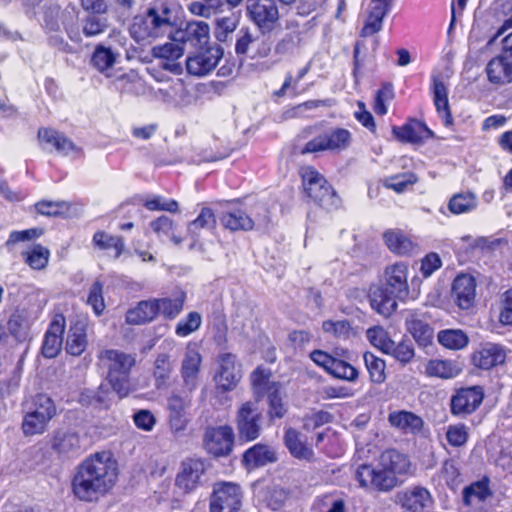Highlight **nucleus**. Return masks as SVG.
I'll return each instance as SVG.
<instances>
[{
    "mask_svg": "<svg viewBox=\"0 0 512 512\" xmlns=\"http://www.w3.org/2000/svg\"><path fill=\"white\" fill-rule=\"evenodd\" d=\"M300 192L308 204L326 211L338 209L341 198L328 179L313 165H302L298 168Z\"/></svg>",
    "mask_w": 512,
    "mask_h": 512,
    "instance_id": "obj_4",
    "label": "nucleus"
},
{
    "mask_svg": "<svg viewBox=\"0 0 512 512\" xmlns=\"http://www.w3.org/2000/svg\"><path fill=\"white\" fill-rule=\"evenodd\" d=\"M263 414L257 403L248 400L240 405L235 415L238 440L249 443L258 439L262 433Z\"/></svg>",
    "mask_w": 512,
    "mask_h": 512,
    "instance_id": "obj_9",
    "label": "nucleus"
},
{
    "mask_svg": "<svg viewBox=\"0 0 512 512\" xmlns=\"http://www.w3.org/2000/svg\"><path fill=\"white\" fill-rule=\"evenodd\" d=\"M66 326V317L62 312H55L51 316L40 347L44 358L54 359L61 353Z\"/></svg>",
    "mask_w": 512,
    "mask_h": 512,
    "instance_id": "obj_14",
    "label": "nucleus"
},
{
    "mask_svg": "<svg viewBox=\"0 0 512 512\" xmlns=\"http://www.w3.org/2000/svg\"><path fill=\"white\" fill-rule=\"evenodd\" d=\"M267 417L270 423L283 419L288 413V405L282 397L281 390L266 397Z\"/></svg>",
    "mask_w": 512,
    "mask_h": 512,
    "instance_id": "obj_58",
    "label": "nucleus"
},
{
    "mask_svg": "<svg viewBox=\"0 0 512 512\" xmlns=\"http://www.w3.org/2000/svg\"><path fill=\"white\" fill-rule=\"evenodd\" d=\"M235 446V433L233 428L226 424L206 427L202 447L214 459L229 457Z\"/></svg>",
    "mask_w": 512,
    "mask_h": 512,
    "instance_id": "obj_10",
    "label": "nucleus"
},
{
    "mask_svg": "<svg viewBox=\"0 0 512 512\" xmlns=\"http://www.w3.org/2000/svg\"><path fill=\"white\" fill-rule=\"evenodd\" d=\"M51 420L52 418L43 415L42 412L26 410L21 428L25 436L43 434Z\"/></svg>",
    "mask_w": 512,
    "mask_h": 512,
    "instance_id": "obj_51",
    "label": "nucleus"
},
{
    "mask_svg": "<svg viewBox=\"0 0 512 512\" xmlns=\"http://www.w3.org/2000/svg\"><path fill=\"white\" fill-rule=\"evenodd\" d=\"M487 79L496 85L512 83V57L502 51L486 65Z\"/></svg>",
    "mask_w": 512,
    "mask_h": 512,
    "instance_id": "obj_30",
    "label": "nucleus"
},
{
    "mask_svg": "<svg viewBox=\"0 0 512 512\" xmlns=\"http://www.w3.org/2000/svg\"><path fill=\"white\" fill-rule=\"evenodd\" d=\"M217 218L212 208L202 207L198 216L190 221L187 226L188 236L192 239L190 248H193L199 241V231L201 229H213L216 227Z\"/></svg>",
    "mask_w": 512,
    "mask_h": 512,
    "instance_id": "obj_41",
    "label": "nucleus"
},
{
    "mask_svg": "<svg viewBox=\"0 0 512 512\" xmlns=\"http://www.w3.org/2000/svg\"><path fill=\"white\" fill-rule=\"evenodd\" d=\"M92 245L96 250L101 251L113 260L119 259L128 252L123 236L114 235L105 230H97L93 234Z\"/></svg>",
    "mask_w": 512,
    "mask_h": 512,
    "instance_id": "obj_28",
    "label": "nucleus"
},
{
    "mask_svg": "<svg viewBox=\"0 0 512 512\" xmlns=\"http://www.w3.org/2000/svg\"><path fill=\"white\" fill-rule=\"evenodd\" d=\"M277 461L276 452L265 443H256L242 454V465L248 469H256Z\"/></svg>",
    "mask_w": 512,
    "mask_h": 512,
    "instance_id": "obj_33",
    "label": "nucleus"
},
{
    "mask_svg": "<svg viewBox=\"0 0 512 512\" xmlns=\"http://www.w3.org/2000/svg\"><path fill=\"white\" fill-rule=\"evenodd\" d=\"M202 324L201 314L197 311H191L184 318L178 321L175 326V334L184 338L196 332Z\"/></svg>",
    "mask_w": 512,
    "mask_h": 512,
    "instance_id": "obj_64",
    "label": "nucleus"
},
{
    "mask_svg": "<svg viewBox=\"0 0 512 512\" xmlns=\"http://www.w3.org/2000/svg\"><path fill=\"white\" fill-rule=\"evenodd\" d=\"M387 420L390 427L404 435L418 436L425 428V422L421 416L405 409L390 412Z\"/></svg>",
    "mask_w": 512,
    "mask_h": 512,
    "instance_id": "obj_23",
    "label": "nucleus"
},
{
    "mask_svg": "<svg viewBox=\"0 0 512 512\" xmlns=\"http://www.w3.org/2000/svg\"><path fill=\"white\" fill-rule=\"evenodd\" d=\"M79 403L82 406H91L98 410H108L110 408V391L104 385H100L95 390L86 389L80 394Z\"/></svg>",
    "mask_w": 512,
    "mask_h": 512,
    "instance_id": "obj_45",
    "label": "nucleus"
},
{
    "mask_svg": "<svg viewBox=\"0 0 512 512\" xmlns=\"http://www.w3.org/2000/svg\"><path fill=\"white\" fill-rule=\"evenodd\" d=\"M206 472L205 461L200 458H187L182 461L175 478V486L184 494L196 490Z\"/></svg>",
    "mask_w": 512,
    "mask_h": 512,
    "instance_id": "obj_19",
    "label": "nucleus"
},
{
    "mask_svg": "<svg viewBox=\"0 0 512 512\" xmlns=\"http://www.w3.org/2000/svg\"><path fill=\"white\" fill-rule=\"evenodd\" d=\"M36 212L48 217H67L71 204L66 201L40 200L34 204Z\"/></svg>",
    "mask_w": 512,
    "mask_h": 512,
    "instance_id": "obj_55",
    "label": "nucleus"
},
{
    "mask_svg": "<svg viewBox=\"0 0 512 512\" xmlns=\"http://www.w3.org/2000/svg\"><path fill=\"white\" fill-rule=\"evenodd\" d=\"M409 266L398 261L385 267L383 282L369 286L367 299L372 311L383 318L391 317L398 308V301L405 303L414 300L410 295Z\"/></svg>",
    "mask_w": 512,
    "mask_h": 512,
    "instance_id": "obj_3",
    "label": "nucleus"
},
{
    "mask_svg": "<svg viewBox=\"0 0 512 512\" xmlns=\"http://www.w3.org/2000/svg\"><path fill=\"white\" fill-rule=\"evenodd\" d=\"M363 359L371 382L376 384L383 383L386 380L385 360L369 351L363 354Z\"/></svg>",
    "mask_w": 512,
    "mask_h": 512,
    "instance_id": "obj_56",
    "label": "nucleus"
},
{
    "mask_svg": "<svg viewBox=\"0 0 512 512\" xmlns=\"http://www.w3.org/2000/svg\"><path fill=\"white\" fill-rule=\"evenodd\" d=\"M184 54L183 42H167L162 45H157L152 48V55L155 58H161L166 61H176Z\"/></svg>",
    "mask_w": 512,
    "mask_h": 512,
    "instance_id": "obj_61",
    "label": "nucleus"
},
{
    "mask_svg": "<svg viewBox=\"0 0 512 512\" xmlns=\"http://www.w3.org/2000/svg\"><path fill=\"white\" fill-rule=\"evenodd\" d=\"M451 299L462 311L475 307L477 297V280L469 273H460L452 281Z\"/></svg>",
    "mask_w": 512,
    "mask_h": 512,
    "instance_id": "obj_17",
    "label": "nucleus"
},
{
    "mask_svg": "<svg viewBox=\"0 0 512 512\" xmlns=\"http://www.w3.org/2000/svg\"><path fill=\"white\" fill-rule=\"evenodd\" d=\"M418 182V176L414 172H404L386 177L383 181L384 187L400 194L409 186Z\"/></svg>",
    "mask_w": 512,
    "mask_h": 512,
    "instance_id": "obj_59",
    "label": "nucleus"
},
{
    "mask_svg": "<svg viewBox=\"0 0 512 512\" xmlns=\"http://www.w3.org/2000/svg\"><path fill=\"white\" fill-rule=\"evenodd\" d=\"M118 480V464L108 452H95L75 468L71 478V493L85 503L99 501L109 494Z\"/></svg>",
    "mask_w": 512,
    "mask_h": 512,
    "instance_id": "obj_1",
    "label": "nucleus"
},
{
    "mask_svg": "<svg viewBox=\"0 0 512 512\" xmlns=\"http://www.w3.org/2000/svg\"><path fill=\"white\" fill-rule=\"evenodd\" d=\"M201 364V353L196 347L192 348L189 345L181 363L180 373L184 383L189 386L190 390H193L197 385Z\"/></svg>",
    "mask_w": 512,
    "mask_h": 512,
    "instance_id": "obj_35",
    "label": "nucleus"
},
{
    "mask_svg": "<svg viewBox=\"0 0 512 512\" xmlns=\"http://www.w3.org/2000/svg\"><path fill=\"white\" fill-rule=\"evenodd\" d=\"M157 318V306L154 299L141 300L135 306L129 308L125 314V322L128 325L140 326L153 322Z\"/></svg>",
    "mask_w": 512,
    "mask_h": 512,
    "instance_id": "obj_36",
    "label": "nucleus"
},
{
    "mask_svg": "<svg viewBox=\"0 0 512 512\" xmlns=\"http://www.w3.org/2000/svg\"><path fill=\"white\" fill-rule=\"evenodd\" d=\"M242 491L238 484L218 482L214 485L209 502V512H239Z\"/></svg>",
    "mask_w": 512,
    "mask_h": 512,
    "instance_id": "obj_13",
    "label": "nucleus"
},
{
    "mask_svg": "<svg viewBox=\"0 0 512 512\" xmlns=\"http://www.w3.org/2000/svg\"><path fill=\"white\" fill-rule=\"evenodd\" d=\"M415 466L408 454L397 448H386L378 458L377 465L363 463L355 470V480L360 487L387 493L400 486L414 475Z\"/></svg>",
    "mask_w": 512,
    "mask_h": 512,
    "instance_id": "obj_2",
    "label": "nucleus"
},
{
    "mask_svg": "<svg viewBox=\"0 0 512 512\" xmlns=\"http://www.w3.org/2000/svg\"><path fill=\"white\" fill-rule=\"evenodd\" d=\"M391 131L394 138L404 144L423 145L436 138L434 131L415 117H408L402 125L393 126Z\"/></svg>",
    "mask_w": 512,
    "mask_h": 512,
    "instance_id": "obj_16",
    "label": "nucleus"
},
{
    "mask_svg": "<svg viewBox=\"0 0 512 512\" xmlns=\"http://www.w3.org/2000/svg\"><path fill=\"white\" fill-rule=\"evenodd\" d=\"M224 55L223 48L217 44L198 48V51L186 59L187 73L202 77L212 72Z\"/></svg>",
    "mask_w": 512,
    "mask_h": 512,
    "instance_id": "obj_15",
    "label": "nucleus"
},
{
    "mask_svg": "<svg viewBox=\"0 0 512 512\" xmlns=\"http://www.w3.org/2000/svg\"><path fill=\"white\" fill-rule=\"evenodd\" d=\"M98 365L106 370V380L120 399L127 397L132 391V369L136 365L134 354L118 349H103L98 355Z\"/></svg>",
    "mask_w": 512,
    "mask_h": 512,
    "instance_id": "obj_5",
    "label": "nucleus"
},
{
    "mask_svg": "<svg viewBox=\"0 0 512 512\" xmlns=\"http://www.w3.org/2000/svg\"><path fill=\"white\" fill-rule=\"evenodd\" d=\"M271 369L263 365L257 366L249 375V384L255 403L261 401L264 397L281 390V384L272 380Z\"/></svg>",
    "mask_w": 512,
    "mask_h": 512,
    "instance_id": "obj_22",
    "label": "nucleus"
},
{
    "mask_svg": "<svg viewBox=\"0 0 512 512\" xmlns=\"http://www.w3.org/2000/svg\"><path fill=\"white\" fill-rule=\"evenodd\" d=\"M24 262L33 270H43L50 259V251L42 244H33L21 253Z\"/></svg>",
    "mask_w": 512,
    "mask_h": 512,
    "instance_id": "obj_49",
    "label": "nucleus"
},
{
    "mask_svg": "<svg viewBox=\"0 0 512 512\" xmlns=\"http://www.w3.org/2000/svg\"><path fill=\"white\" fill-rule=\"evenodd\" d=\"M51 447L60 455L78 454L80 451V437L76 432H55Z\"/></svg>",
    "mask_w": 512,
    "mask_h": 512,
    "instance_id": "obj_44",
    "label": "nucleus"
},
{
    "mask_svg": "<svg viewBox=\"0 0 512 512\" xmlns=\"http://www.w3.org/2000/svg\"><path fill=\"white\" fill-rule=\"evenodd\" d=\"M316 17H312L305 23H300L294 18L285 21V33L279 39L280 50L285 51L286 54L293 49L300 47L307 33L315 26Z\"/></svg>",
    "mask_w": 512,
    "mask_h": 512,
    "instance_id": "obj_21",
    "label": "nucleus"
},
{
    "mask_svg": "<svg viewBox=\"0 0 512 512\" xmlns=\"http://www.w3.org/2000/svg\"><path fill=\"white\" fill-rule=\"evenodd\" d=\"M173 29L174 25L170 19L161 16L156 8L151 7L144 14L134 16L129 33L137 43H150L166 33L170 35Z\"/></svg>",
    "mask_w": 512,
    "mask_h": 512,
    "instance_id": "obj_6",
    "label": "nucleus"
},
{
    "mask_svg": "<svg viewBox=\"0 0 512 512\" xmlns=\"http://www.w3.org/2000/svg\"><path fill=\"white\" fill-rule=\"evenodd\" d=\"M182 34V42H190L193 46L197 48H202L211 45L209 43L210 28L206 22H189L186 26L185 31Z\"/></svg>",
    "mask_w": 512,
    "mask_h": 512,
    "instance_id": "obj_42",
    "label": "nucleus"
},
{
    "mask_svg": "<svg viewBox=\"0 0 512 512\" xmlns=\"http://www.w3.org/2000/svg\"><path fill=\"white\" fill-rule=\"evenodd\" d=\"M352 133L343 127H333L324 134L318 135L308 141L302 148V155L330 151L340 153L347 150L352 144Z\"/></svg>",
    "mask_w": 512,
    "mask_h": 512,
    "instance_id": "obj_8",
    "label": "nucleus"
},
{
    "mask_svg": "<svg viewBox=\"0 0 512 512\" xmlns=\"http://www.w3.org/2000/svg\"><path fill=\"white\" fill-rule=\"evenodd\" d=\"M104 283L97 279L89 287L86 303L91 306L93 313L99 317L103 314L106 304L103 296Z\"/></svg>",
    "mask_w": 512,
    "mask_h": 512,
    "instance_id": "obj_62",
    "label": "nucleus"
},
{
    "mask_svg": "<svg viewBox=\"0 0 512 512\" xmlns=\"http://www.w3.org/2000/svg\"><path fill=\"white\" fill-rule=\"evenodd\" d=\"M284 444L289 453L297 459H310L313 451L301 440V434L295 428L289 427L284 433Z\"/></svg>",
    "mask_w": 512,
    "mask_h": 512,
    "instance_id": "obj_46",
    "label": "nucleus"
},
{
    "mask_svg": "<svg viewBox=\"0 0 512 512\" xmlns=\"http://www.w3.org/2000/svg\"><path fill=\"white\" fill-rule=\"evenodd\" d=\"M221 226L231 232L252 231L255 228V221L241 207H227L218 215Z\"/></svg>",
    "mask_w": 512,
    "mask_h": 512,
    "instance_id": "obj_27",
    "label": "nucleus"
},
{
    "mask_svg": "<svg viewBox=\"0 0 512 512\" xmlns=\"http://www.w3.org/2000/svg\"><path fill=\"white\" fill-rule=\"evenodd\" d=\"M217 361L219 367L214 377L217 388L222 392L234 390L240 381V376L235 372L236 356L230 352L221 353Z\"/></svg>",
    "mask_w": 512,
    "mask_h": 512,
    "instance_id": "obj_24",
    "label": "nucleus"
},
{
    "mask_svg": "<svg viewBox=\"0 0 512 512\" xmlns=\"http://www.w3.org/2000/svg\"><path fill=\"white\" fill-rule=\"evenodd\" d=\"M385 354L392 356L402 365H406L413 360L415 350L409 340H401L398 343L392 341L391 346H389V349Z\"/></svg>",
    "mask_w": 512,
    "mask_h": 512,
    "instance_id": "obj_60",
    "label": "nucleus"
},
{
    "mask_svg": "<svg viewBox=\"0 0 512 512\" xmlns=\"http://www.w3.org/2000/svg\"><path fill=\"white\" fill-rule=\"evenodd\" d=\"M22 405L26 410L42 412L43 415L52 419L57 414V408L53 399L42 392L25 398Z\"/></svg>",
    "mask_w": 512,
    "mask_h": 512,
    "instance_id": "obj_48",
    "label": "nucleus"
},
{
    "mask_svg": "<svg viewBox=\"0 0 512 512\" xmlns=\"http://www.w3.org/2000/svg\"><path fill=\"white\" fill-rule=\"evenodd\" d=\"M150 227L158 237H167L175 245H180L183 242V238L174 233V221L166 215H161L152 220Z\"/></svg>",
    "mask_w": 512,
    "mask_h": 512,
    "instance_id": "obj_57",
    "label": "nucleus"
},
{
    "mask_svg": "<svg viewBox=\"0 0 512 512\" xmlns=\"http://www.w3.org/2000/svg\"><path fill=\"white\" fill-rule=\"evenodd\" d=\"M492 494L491 480L489 476L484 475L463 488L462 503L466 507H471L473 504L485 502Z\"/></svg>",
    "mask_w": 512,
    "mask_h": 512,
    "instance_id": "obj_37",
    "label": "nucleus"
},
{
    "mask_svg": "<svg viewBox=\"0 0 512 512\" xmlns=\"http://www.w3.org/2000/svg\"><path fill=\"white\" fill-rule=\"evenodd\" d=\"M392 0H371L367 19L360 31L363 38L372 36L382 30L383 20L391 9Z\"/></svg>",
    "mask_w": 512,
    "mask_h": 512,
    "instance_id": "obj_32",
    "label": "nucleus"
},
{
    "mask_svg": "<svg viewBox=\"0 0 512 512\" xmlns=\"http://www.w3.org/2000/svg\"><path fill=\"white\" fill-rule=\"evenodd\" d=\"M157 306V317L162 315L166 320H174L184 309L186 292L180 290L173 297L153 298Z\"/></svg>",
    "mask_w": 512,
    "mask_h": 512,
    "instance_id": "obj_39",
    "label": "nucleus"
},
{
    "mask_svg": "<svg viewBox=\"0 0 512 512\" xmlns=\"http://www.w3.org/2000/svg\"><path fill=\"white\" fill-rule=\"evenodd\" d=\"M441 346L449 350H461L469 343L468 335L461 329H443L437 334Z\"/></svg>",
    "mask_w": 512,
    "mask_h": 512,
    "instance_id": "obj_52",
    "label": "nucleus"
},
{
    "mask_svg": "<svg viewBox=\"0 0 512 512\" xmlns=\"http://www.w3.org/2000/svg\"><path fill=\"white\" fill-rule=\"evenodd\" d=\"M485 395V389L482 385L455 387L449 401L451 415L460 419L468 418L481 407Z\"/></svg>",
    "mask_w": 512,
    "mask_h": 512,
    "instance_id": "obj_7",
    "label": "nucleus"
},
{
    "mask_svg": "<svg viewBox=\"0 0 512 512\" xmlns=\"http://www.w3.org/2000/svg\"><path fill=\"white\" fill-rule=\"evenodd\" d=\"M382 237L388 250L398 256H410L417 247L401 229H387L383 232Z\"/></svg>",
    "mask_w": 512,
    "mask_h": 512,
    "instance_id": "obj_34",
    "label": "nucleus"
},
{
    "mask_svg": "<svg viewBox=\"0 0 512 512\" xmlns=\"http://www.w3.org/2000/svg\"><path fill=\"white\" fill-rule=\"evenodd\" d=\"M430 320L428 314L417 309L409 310L405 317V329L420 347L425 348L433 343L435 333Z\"/></svg>",
    "mask_w": 512,
    "mask_h": 512,
    "instance_id": "obj_18",
    "label": "nucleus"
},
{
    "mask_svg": "<svg viewBox=\"0 0 512 512\" xmlns=\"http://www.w3.org/2000/svg\"><path fill=\"white\" fill-rule=\"evenodd\" d=\"M191 403V397L176 392L167 397L168 424L172 431L181 432L187 428Z\"/></svg>",
    "mask_w": 512,
    "mask_h": 512,
    "instance_id": "obj_20",
    "label": "nucleus"
},
{
    "mask_svg": "<svg viewBox=\"0 0 512 512\" xmlns=\"http://www.w3.org/2000/svg\"><path fill=\"white\" fill-rule=\"evenodd\" d=\"M88 323L84 319H77L72 321L69 325L66 341L65 351L71 356L82 355L88 347Z\"/></svg>",
    "mask_w": 512,
    "mask_h": 512,
    "instance_id": "obj_31",
    "label": "nucleus"
},
{
    "mask_svg": "<svg viewBox=\"0 0 512 512\" xmlns=\"http://www.w3.org/2000/svg\"><path fill=\"white\" fill-rule=\"evenodd\" d=\"M394 87L391 82H383L375 92L372 109L378 116L388 113V104L394 99Z\"/></svg>",
    "mask_w": 512,
    "mask_h": 512,
    "instance_id": "obj_54",
    "label": "nucleus"
},
{
    "mask_svg": "<svg viewBox=\"0 0 512 512\" xmlns=\"http://www.w3.org/2000/svg\"><path fill=\"white\" fill-rule=\"evenodd\" d=\"M37 138L43 148L56 151L63 156L71 152L80 151L70 138L54 128L40 127L37 132Z\"/></svg>",
    "mask_w": 512,
    "mask_h": 512,
    "instance_id": "obj_25",
    "label": "nucleus"
},
{
    "mask_svg": "<svg viewBox=\"0 0 512 512\" xmlns=\"http://www.w3.org/2000/svg\"><path fill=\"white\" fill-rule=\"evenodd\" d=\"M115 61L116 55L111 48L101 44L95 47L91 57V63L98 71H106L114 65Z\"/></svg>",
    "mask_w": 512,
    "mask_h": 512,
    "instance_id": "obj_63",
    "label": "nucleus"
},
{
    "mask_svg": "<svg viewBox=\"0 0 512 512\" xmlns=\"http://www.w3.org/2000/svg\"><path fill=\"white\" fill-rule=\"evenodd\" d=\"M425 372L429 377L451 379L458 376L461 369L451 360L431 359L426 364Z\"/></svg>",
    "mask_w": 512,
    "mask_h": 512,
    "instance_id": "obj_50",
    "label": "nucleus"
},
{
    "mask_svg": "<svg viewBox=\"0 0 512 512\" xmlns=\"http://www.w3.org/2000/svg\"><path fill=\"white\" fill-rule=\"evenodd\" d=\"M478 206L477 196L471 191L452 195L448 201V210L453 215L468 214Z\"/></svg>",
    "mask_w": 512,
    "mask_h": 512,
    "instance_id": "obj_47",
    "label": "nucleus"
},
{
    "mask_svg": "<svg viewBox=\"0 0 512 512\" xmlns=\"http://www.w3.org/2000/svg\"><path fill=\"white\" fill-rule=\"evenodd\" d=\"M30 328L28 318L19 311L12 313L7 321V330L18 342H24L28 339Z\"/></svg>",
    "mask_w": 512,
    "mask_h": 512,
    "instance_id": "obj_53",
    "label": "nucleus"
},
{
    "mask_svg": "<svg viewBox=\"0 0 512 512\" xmlns=\"http://www.w3.org/2000/svg\"><path fill=\"white\" fill-rule=\"evenodd\" d=\"M506 360V352L500 344L485 343L471 354V363L482 370H490Z\"/></svg>",
    "mask_w": 512,
    "mask_h": 512,
    "instance_id": "obj_26",
    "label": "nucleus"
},
{
    "mask_svg": "<svg viewBox=\"0 0 512 512\" xmlns=\"http://www.w3.org/2000/svg\"><path fill=\"white\" fill-rule=\"evenodd\" d=\"M431 502L432 496L423 486H414L400 496L402 507L411 512H424Z\"/></svg>",
    "mask_w": 512,
    "mask_h": 512,
    "instance_id": "obj_38",
    "label": "nucleus"
},
{
    "mask_svg": "<svg viewBox=\"0 0 512 512\" xmlns=\"http://www.w3.org/2000/svg\"><path fill=\"white\" fill-rule=\"evenodd\" d=\"M311 361L330 376L355 381L358 378V370L345 359L330 354L322 349H314L309 353Z\"/></svg>",
    "mask_w": 512,
    "mask_h": 512,
    "instance_id": "obj_12",
    "label": "nucleus"
},
{
    "mask_svg": "<svg viewBox=\"0 0 512 512\" xmlns=\"http://www.w3.org/2000/svg\"><path fill=\"white\" fill-rule=\"evenodd\" d=\"M431 92L435 109L443 125L451 127L454 124V118L449 105L448 89L442 77L436 75L431 77Z\"/></svg>",
    "mask_w": 512,
    "mask_h": 512,
    "instance_id": "obj_29",
    "label": "nucleus"
},
{
    "mask_svg": "<svg viewBox=\"0 0 512 512\" xmlns=\"http://www.w3.org/2000/svg\"><path fill=\"white\" fill-rule=\"evenodd\" d=\"M246 16L259 32H273L280 26V11L275 0H247Z\"/></svg>",
    "mask_w": 512,
    "mask_h": 512,
    "instance_id": "obj_11",
    "label": "nucleus"
},
{
    "mask_svg": "<svg viewBox=\"0 0 512 512\" xmlns=\"http://www.w3.org/2000/svg\"><path fill=\"white\" fill-rule=\"evenodd\" d=\"M279 39L272 35V32H260L256 36L255 47L252 58H267L271 56H282L286 52L280 50Z\"/></svg>",
    "mask_w": 512,
    "mask_h": 512,
    "instance_id": "obj_43",
    "label": "nucleus"
},
{
    "mask_svg": "<svg viewBox=\"0 0 512 512\" xmlns=\"http://www.w3.org/2000/svg\"><path fill=\"white\" fill-rule=\"evenodd\" d=\"M435 477L453 492H456L463 483V474L458 462L453 458H447L442 462Z\"/></svg>",
    "mask_w": 512,
    "mask_h": 512,
    "instance_id": "obj_40",
    "label": "nucleus"
}]
</instances>
